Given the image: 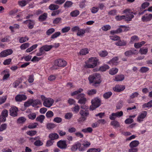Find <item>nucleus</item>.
<instances>
[{
    "label": "nucleus",
    "instance_id": "nucleus-1",
    "mask_svg": "<svg viewBox=\"0 0 152 152\" xmlns=\"http://www.w3.org/2000/svg\"><path fill=\"white\" fill-rule=\"evenodd\" d=\"M88 79L89 83H93V86L96 87L98 86L102 82L100 75L97 73L90 75Z\"/></svg>",
    "mask_w": 152,
    "mask_h": 152
},
{
    "label": "nucleus",
    "instance_id": "nucleus-2",
    "mask_svg": "<svg viewBox=\"0 0 152 152\" xmlns=\"http://www.w3.org/2000/svg\"><path fill=\"white\" fill-rule=\"evenodd\" d=\"M41 98L43 102V105L47 107H50L53 104L54 100L50 98H46L43 95L41 96Z\"/></svg>",
    "mask_w": 152,
    "mask_h": 152
},
{
    "label": "nucleus",
    "instance_id": "nucleus-3",
    "mask_svg": "<svg viewBox=\"0 0 152 152\" xmlns=\"http://www.w3.org/2000/svg\"><path fill=\"white\" fill-rule=\"evenodd\" d=\"M91 103L92 105L90 106L89 109L93 110L101 105V100L98 97H96L92 100Z\"/></svg>",
    "mask_w": 152,
    "mask_h": 152
},
{
    "label": "nucleus",
    "instance_id": "nucleus-4",
    "mask_svg": "<svg viewBox=\"0 0 152 152\" xmlns=\"http://www.w3.org/2000/svg\"><path fill=\"white\" fill-rule=\"evenodd\" d=\"M79 114L81 117L78 120L79 122H83L86 121L87 117L89 115V112L88 110H80Z\"/></svg>",
    "mask_w": 152,
    "mask_h": 152
},
{
    "label": "nucleus",
    "instance_id": "nucleus-5",
    "mask_svg": "<svg viewBox=\"0 0 152 152\" xmlns=\"http://www.w3.org/2000/svg\"><path fill=\"white\" fill-rule=\"evenodd\" d=\"M71 150L72 151H76L77 150L79 151H84L86 150L83 145L80 142H77L71 146Z\"/></svg>",
    "mask_w": 152,
    "mask_h": 152
},
{
    "label": "nucleus",
    "instance_id": "nucleus-6",
    "mask_svg": "<svg viewBox=\"0 0 152 152\" xmlns=\"http://www.w3.org/2000/svg\"><path fill=\"white\" fill-rule=\"evenodd\" d=\"M89 62H92V64H86L85 67L88 68H93L96 66L98 62V60L96 58L91 57L88 60Z\"/></svg>",
    "mask_w": 152,
    "mask_h": 152
},
{
    "label": "nucleus",
    "instance_id": "nucleus-7",
    "mask_svg": "<svg viewBox=\"0 0 152 152\" xmlns=\"http://www.w3.org/2000/svg\"><path fill=\"white\" fill-rule=\"evenodd\" d=\"M55 65L59 67H64L67 64L66 62L61 59L56 60L55 61Z\"/></svg>",
    "mask_w": 152,
    "mask_h": 152
},
{
    "label": "nucleus",
    "instance_id": "nucleus-8",
    "mask_svg": "<svg viewBox=\"0 0 152 152\" xmlns=\"http://www.w3.org/2000/svg\"><path fill=\"white\" fill-rule=\"evenodd\" d=\"M57 146L60 149H65L67 147V145L65 140H60L57 143Z\"/></svg>",
    "mask_w": 152,
    "mask_h": 152
},
{
    "label": "nucleus",
    "instance_id": "nucleus-9",
    "mask_svg": "<svg viewBox=\"0 0 152 152\" xmlns=\"http://www.w3.org/2000/svg\"><path fill=\"white\" fill-rule=\"evenodd\" d=\"M10 111V115L14 117L17 115L18 109L15 107H13L10 108L9 110Z\"/></svg>",
    "mask_w": 152,
    "mask_h": 152
},
{
    "label": "nucleus",
    "instance_id": "nucleus-10",
    "mask_svg": "<svg viewBox=\"0 0 152 152\" xmlns=\"http://www.w3.org/2000/svg\"><path fill=\"white\" fill-rule=\"evenodd\" d=\"M125 89V86L121 85H117L113 88L114 91L120 92L123 91Z\"/></svg>",
    "mask_w": 152,
    "mask_h": 152
},
{
    "label": "nucleus",
    "instance_id": "nucleus-11",
    "mask_svg": "<svg viewBox=\"0 0 152 152\" xmlns=\"http://www.w3.org/2000/svg\"><path fill=\"white\" fill-rule=\"evenodd\" d=\"M26 96L23 94H18L15 97V99L17 102H21L22 100H25L27 99Z\"/></svg>",
    "mask_w": 152,
    "mask_h": 152
},
{
    "label": "nucleus",
    "instance_id": "nucleus-12",
    "mask_svg": "<svg viewBox=\"0 0 152 152\" xmlns=\"http://www.w3.org/2000/svg\"><path fill=\"white\" fill-rule=\"evenodd\" d=\"M137 54V50L134 49L126 51L124 53L125 55L127 56H129L132 55Z\"/></svg>",
    "mask_w": 152,
    "mask_h": 152
},
{
    "label": "nucleus",
    "instance_id": "nucleus-13",
    "mask_svg": "<svg viewBox=\"0 0 152 152\" xmlns=\"http://www.w3.org/2000/svg\"><path fill=\"white\" fill-rule=\"evenodd\" d=\"M152 19V14H150L149 15L146 14L142 18V20L143 22L148 21Z\"/></svg>",
    "mask_w": 152,
    "mask_h": 152
},
{
    "label": "nucleus",
    "instance_id": "nucleus-14",
    "mask_svg": "<svg viewBox=\"0 0 152 152\" xmlns=\"http://www.w3.org/2000/svg\"><path fill=\"white\" fill-rule=\"evenodd\" d=\"M147 112L146 111H144L142 112L138 116L137 121L139 122L142 121V119L144 118L146 116Z\"/></svg>",
    "mask_w": 152,
    "mask_h": 152
},
{
    "label": "nucleus",
    "instance_id": "nucleus-15",
    "mask_svg": "<svg viewBox=\"0 0 152 152\" xmlns=\"http://www.w3.org/2000/svg\"><path fill=\"white\" fill-rule=\"evenodd\" d=\"M134 17L132 12H129L125 16V21H130Z\"/></svg>",
    "mask_w": 152,
    "mask_h": 152
},
{
    "label": "nucleus",
    "instance_id": "nucleus-16",
    "mask_svg": "<svg viewBox=\"0 0 152 152\" xmlns=\"http://www.w3.org/2000/svg\"><path fill=\"white\" fill-rule=\"evenodd\" d=\"M53 47V46L52 45H45L43 46L41 48H40L43 51H49Z\"/></svg>",
    "mask_w": 152,
    "mask_h": 152
},
{
    "label": "nucleus",
    "instance_id": "nucleus-17",
    "mask_svg": "<svg viewBox=\"0 0 152 152\" xmlns=\"http://www.w3.org/2000/svg\"><path fill=\"white\" fill-rule=\"evenodd\" d=\"M49 137L50 140L53 141L58 139L59 136L56 133H54L50 134L49 135Z\"/></svg>",
    "mask_w": 152,
    "mask_h": 152
},
{
    "label": "nucleus",
    "instance_id": "nucleus-18",
    "mask_svg": "<svg viewBox=\"0 0 152 152\" xmlns=\"http://www.w3.org/2000/svg\"><path fill=\"white\" fill-rule=\"evenodd\" d=\"M48 17V14L46 13H44L43 14L40 15L38 18L39 21H42L45 20Z\"/></svg>",
    "mask_w": 152,
    "mask_h": 152
},
{
    "label": "nucleus",
    "instance_id": "nucleus-19",
    "mask_svg": "<svg viewBox=\"0 0 152 152\" xmlns=\"http://www.w3.org/2000/svg\"><path fill=\"white\" fill-rule=\"evenodd\" d=\"M119 41L116 42L115 44L118 46H125L126 44V42L124 40H119Z\"/></svg>",
    "mask_w": 152,
    "mask_h": 152
},
{
    "label": "nucleus",
    "instance_id": "nucleus-20",
    "mask_svg": "<svg viewBox=\"0 0 152 152\" xmlns=\"http://www.w3.org/2000/svg\"><path fill=\"white\" fill-rule=\"evenodd\" d=\"M139 143L137 140H134L132 141L129 144V146L131 148H133L137 146Z\"/></svg>",
    "mask_w": 152,
    "mask_h": 152
},
{
    "label": "nucleus",
    "instance_id": "nucleus-21",
    "mask_svg": "<svg viewBox=\"0 0 152 152\" xmlns=\"http://www.w3.org/2000/svg\"><path fill=\"white\" fill-rule=\"evenodd\" d=\"M31 101L32 105L34 107H35L37 105L41 104H42L41 101L37 99L35 100L31 99Z\"/></svg>",
    "mask_w": 152,
    "mask_h": 152
},
{
    "label": "nucleus",
    "instance_id": "nucleus-22",
    "mask_svg": "<svg viewBox=\"0 0 152 152\" xmlns=\"http://www.w3.org/2000/svg\"><path fill=\"white\" fill-rule=\"evenodd\" d=\"M56 125L53 123H48L46 124V127L49 130L52 129L56 127Z\"/></svg>",
    "mask_w": 152,
    "mask_h": 152
},
{
    "label": "nucleus",
    "instance_id": "nucleus-23",
    "mask_svg": "<svg viewBox=\"0 0 152 152\" xmlns=\"http://www.w3.org/2000/svg\"><path fill=\"white\" fill-rule=\"evenodd\" d=\"M124 79V75H121L116 76L115 78V80L117 81H120L123 80Z\"/></svg>",
    "mask_w": 152,
    "mask_h": 152
},
{
    "label": "nucleus",
    "instance_id": "nucleus-24",
    "mask_svg": "<svg viewBox=\"0 0 152 152\" xmlns=\"http://www.w3.org/2000/svg\"><path fill=\"white\" fill-rule=\"evenodd\" d=\"M28 23V28L31 29L34 28V26L35 24V21L34 20H31L29 19Z\"/></svg>",
    "mask_w": 152,
    "mask_h": 152
},
{
    "label": "nucleus",
    "instance_id": "nucleus-25",
    "mask_svg": "<svg viewBox=\"0 0 152 152\" xmlns=\"http://www.w3.org/2000/svg\"><path fill=\"white\" fill-rule=\"evenodd\" d=\"M1 115L2 116V117H3V119L4 120H6V118L8 116V111L7 110H3L1 113Z\"/></svg>",
    "mask_w": 152,
    "mask_h": 152
},
{
    "label": "nucleus",
    "instance_id": "nucleus-26",
    "mask_svg": "<svg viewBox=\"0 0 152 152\" xmlns=\"http://www.w3.org/2000/svg\"><path fill=\"white\" fill-rule=\"evenodd\" d=\"M59 8L58 5L55 4H51L49 7V8L51 10H57Z\"/></svg>",
    "mask_w": 152,
    "mask_h": 152
},
{
    "label": "nucleus",
    "instance_id": "nucleus-27",
    "mask_svg": "<svg viewBox=\"0 0 152 152\" xmlns=\"http://www.w3.org/2000/svg\"><path fill=\"white\" fill-rule=\"evenodd\" d=\"M109 66L105 64L100 67L99 70L102 72L106 71L107 69H109Z\"/></svg>",
    "mask_w": 152,
    "mask_h": 152
},
{
    "label": "nucleus",
    "instance_id": "nucleus-28",
    "mask_svg": "<svg viewBox=\"0 0 152 152\" xmlns=\"http://www.w3.org/2000/svg\"><path fill=\"white\" fill-rule=\"evenodd\" d=\"M152 107V100L142 105V107L143 108L151 107Z\"/></svg>",
    "mask_w": 152,
    "mask_h": 152
},
{
    "label": "nucleus",
    "instance_id": "nucleus-29",
    "mask_svg": "<svg viewBox=\"0 0 152 152\" xmlns=\"http://www.w3.org/2000/svg\"><path fill=\"white\" fill-rule=\"evenodd\" d=\"M112 93L110 91H108L105 93L103 95V97L105 99H108L112 95Z\"/></svg>",
    "mask_w": 152,
    "mask_h": 152
},
{
    "label": "nucleus",
    "instance_id": "nucleus-30",
    "mask_svg": "<svg viewBox=\"0 0 152 152\" xmlns=\"http://www.w3.org/2000/svg\"><path fill=\"white\" fill-rule=\"evenodd\" d=\"M148 51V49L147 48H140L139 50V52L141 54H146Z\"/></svg>",
    "mask_w": 152,
    "mask_h": 152
},
{
    "label": "nucleus",
    "instance_id": "nucleus-31",
    "mask_svg": "<svg viewBox=\"0 0 152 152\" xmlns=\"http://www.w3.org/2000/svg\"><path fill=\"white\" fill-rule=\"evenodd\" d=\"M38 125V124L37 123H30L28 126V127L29 129H34L36 128Z\"/></svg>",
    "mask_w": 152,
    "mask_h": 152
},
{
    "label": "nucleus",
    "instance_id": "nucleus-32",
    "mask_svg": "<svg viewBox=\"0 0 152 152\" xmlns=\"http://www.w3.org/2000/svg\"><path fill=\"white\" fill-rule=\"evenodd\" d=\"M145 43V42L142 41L140 42L135 43L134 44V47L137 48H139L141 47Z\"/></svg>",
    "mask_w": 152,
    "mask_h": 152
},
{
    "label": "nucleus",
    "instance_id": "nucleus-33",
    "mask_svg": "<svg viewBox=\"0 0 152 152\" xmlns=\"http://www.w3.org/2000/svg\"><path fill=\"white\" fill-rule=\"evenodd\" d=\"M99 55L101 57H104L108 55V52L106 50H102L99 53Z\"/></svg>",
    "mask_w": 152,
    "mask_h": 152
},
{
    "label": "nucleus",
    "instance_id": "nucleus-34",
    "mask_svg": "<svg viewBox=\"0 0 152 152\" xmlns=\"http://www.w3.org/2000/svg\"><path fill=\"white\" fill-rule=\"evenodd\" d=\"M96 90L95 89H92L87 91V93L89 96H91L95 94L96 93Z\"/></svg>",
    "mask_w": 152,
    "mask_h": 152
},
{
    "label": "nucleus",
    "instance_id": "nucleus-35",
    "mask_svg": "<svg viewBox=\"0 0 152 152\" xmlns=\"http://www.w3.org/2000/svg\"><path fill=\"white\" fill-rule=\"evenodd\" d=\"M118 69L116 68H113L111 69L109 71V73L111 75L116 74L118 72Z\"/></svg>",
    "mask_w": 152,
    "mask_h": 152
},
{
    "label": "nucleus",
    "instance_id": "nucleus-36",
    "mask_svg": "<svg viewBox=\"0 0 152 152\" xmlns=\"http://www.w3.org/2000/svg\"><path fill=\"white\" fill-rule=\"evenodd\" d=\"M86 33V30L84 29H79L77 34L79 36H81Z\"/></svg>",
    "mask_w": 152,
    "mask_h": 152
},
{
    "label": "nucleus",
    "instance_id": "nucleus-37",
    "mask_svg": "<svg viewBox=\"0 0 152 152\" xmlns=\"http://www.w3.org/2000/svg\"><path fill=\"white\" fill-rule=\"evenodd\" d=\"M38 46L37 44H35L33 45L30 48H28L26 50V52L27 53L30 52L34 49H35Z\"/></svg>",
    "mask_w": 152,
    "mask_h": 152
},
{
    "label": "nucleus",
    "instance_id": "nucleus-38",
    "mask_svg": "<svg viewBox=\"0 0 152 152\" xmlns=\"http://www.w3.org/2000/svg\"><path fill=\"white\" fill-rule=\"evenodd\" d=\"M73 3L71 1H67L65 2L64 5V7L65 8H68L71 7Z\"/></svg>",
    "mask_w": 152,
    "mask_h": 152
},
{
    "label": "nucleus",
    "instance_id": "nucleus-39",
    "mask_svg": "<svg viewBox=\"0 0 152 152\" xmlns=\"http://www.w3.org/2000/svg\"><path fill=\"white\" fill-rule=\"evenodd\" d=\"M45 118V116L44 115H40L37 118L36 120L37 121L40 122L41 123H42Z\"/></svg>",
    "mask_w": 152,
    "mask_h": 152
},
{
    "label": "nucleus",
    "instance_id": "nucleus-40",
    "mask_svg": "<svg viewBox=\"0 0 152 152\" xmlns=\"http://www.w3.org/2000/svg\"><path fill=\"white\" fill-rule=\"evenodd\" d=\"M149 70V68L143 66L141 68L140 71L142 73H145L148 71Z\"/></svg>",
    "mask_w": 152,
    "mask_h": 152
},
{
    "label": "nucleus",
    "instance_id": "nucleus-41",
    "mask_svg": "<svg viewBox=\"0 0 152 152\" xmlns=\"http://www.w3.org/2000/svg\"><path fill=\"white\" fill-rule=\"evenodd\" d=\"M110 124L115 127H118L120 126V125L118 122V121L114 120L111 122Z\"/></svg>",
    "mask_w": 152,
    "mask_h": 152
},
{
    "label": "nucleus",
    "instance_id": "nucleus-42",
    "mask_svg": "<svg viewBox=\"0 0 152 152\" xmlns=\"http://www.w3.org/2000/svg\"><path fill=\"white\" fill-rule=\"evenodd\" d=\"M93 129L91 127H88L87 128L82 129L81 130L82 132L85 133H86L88 132L91 133L92 132Z\"/></svg>",
    "mask_w": 152,
    "mask_h": 152
},
{
    "label": "nucleus",
    "instance_id": "nucleus-43",
    "mask_svg": "<svg viewBox=\"0 0 152 152\" xmlns=\"http://www.w3.org/2000/svg\"><path fill=\"white\" fill-rule=\"evenodd\" d=\"M7 72V74H5L3 77V80H7L8 78L10 76V74L9 73V72L7 71H6L5 70H4L3 73H5L6 72Z\"/></svg>",
    "mask_w": 152,
    "mask_h": 152
},
{
    "label": "nucleus",
    "instance_id": "nucleus-44",
    "mask_svg": "<svg viewBox=\"0 0 152 152\" xmlns=\"http://www.w3.org/2000/svg\"><path fill=\"white\" fill-rule=\"evenodd\" d=\"M79 14V12L78 10H76L70 13L71 16L72 17H76Z\"/></svg>",
    "mask_w": 152,
    "mask_h": 152
},
{
    "label": "nucleus",
    "instance_id": "nucleus-45",
    "mask_svg": "<svg viewBox=\"0 0 152 152\" xmlns=\"http://www.w3.org/2000/svg\"><path fill=\"white\" fill-rule=\"evenodd\" d=\"M27 134L30 136H33L35 135L37 133V131L35 130H31L27 131Z\"/></svg>",
    "mask_w": 152,
    "mask_h": 152
},
{
    "label": "nucleus",
    "instance_id": "nucleus-46",
    "mask_svg": "<svg viewBox=\"0 0 152 152\" xmlns=\"http://www.w3.org/2000/svg\"><path fill=\"white\" fill-rule=\"evenodd\" d=\"M54 114L53 112L49 110L48 111L46 114V116L48 118H50L53 116Z\"/></svg>",
    "mask_w": 152,
    "mask_h": 152
},
{
    "label": "nucleus",
    "instance_id": "nucleus-47",
    "mask_svg": "<svg viewBox=\"0 0 152 152\" xmlns=\"http://www.w3.org/2000/svg\"><path fill=\"white\" fill-rule=\"evenodd\" d=\"M35 145L37 146H42L43 144L42 142H41L40 140H37L34 143Z\"/></svg>",
    "mask_w": 152,
    "mask_h": 152
},
{
    "label": "nucleus",
    "instance_id": "nucleus-48",
    "mask_svg": "<svg viewBox=\"0 0 152 152\" xmlns=\"http://www.w3.org/2000/svg\"><path fill=\"white\" fill-rule=\"evenodd\" d=\"M88 53V49L87 48L82 49L80 52V55H85Z\"/></svg>",
    "mask_w": 152,
    "mask_h": 152
},
{
    "label": "nucleus",
    "instance_id": "nucleus-49",
    "mask_svg": "<svg viewBox=\"0 0 152 152\" xmlns=\"http://www.w3.org/2000/svg\"><path fill=\"white\" fill-rule=\"evenodd\" d=\"M101 28L103 30L107 31L110 29L111 26L109 25H107L102 26Z\"/></svg>",
    "mask_w": 152,
    "mask_h": 152
},
{
    "label": "nucleus",
    "instance_id": "nucleus-50",
    "mask_svg": "<svg viewBox=\"0 0 152 152\" xmlns=\"http://www.w3.org/2000/svg\"><path fill=\"white\" fill-rule=\"evenodd\" d=\"M101 150L100 148H91L89 149L87 152H100Z\"/></svg>",
    "mask_w": 152,
    "mask_h": 152
},
{
    "label": "nucleus",
    "instance_id": "nucleus-51",
    "mask_svg": "<svg viewBox=\"0 0 152 152\" xmlns=\"http://www.w3.org/2000/svg\"><path fill=\"white\" fill-rule=\"evenodd\" d=\"M83 89L82 88H80L78 89V90L77 91H76L74 92H73L71 94V95L72 96H73L75 95H76L77 94H79V93H80L81 92L83 91Z\"/></svg>",
    "mask_w": 152,
    "mask_h": 152
},
{
    "label": "nucleus",
    "instance_id": "nucleus-52",
    "mask_svg": "<svg viewBox=\"0 0 152 152\" xmlns=\"http://www.w3.org/2000/svg\"><path fill=\"white\" fill-rule=\"evenodd\" d=\"M29 45L28 43H26L22 44L20 46V48L21 49L25 50L28 48Z\"/></svg>",
    "mask_w": 152,
    "mask_h": 152
},
{
    "label": "nucleus",
    "instance_id": "nucleus-53",
    "mask_svg": "<svg viewBox=\"0 0 152 152\" xmlns=\"http://www.w3.org/2000/svg\"><path fill=\"white\" fill-rule=\"evenodd\" d=\"M115 117H118L117 113H113L111 115H110L109 118L112 120H114L115 119Z\"/></svg>",
    "mask_w": 152,
    "mask_h": 152
},
{
    "label": "nucleus",
    "instance_id": "nucleus-54",
    "mask_svg": "<svg viewBox=\"0 0 152 152\" xmlns=\"http://www.w3.org/2000/svg\"><path fill=\"white\" fill-rule=\"evenodd\" d=\"M28 39L29 38L28 37H22L19 39V42L20 43H23L28 41Z\"/></svg>",
    "mask_w": 152,
    "mask_h": 152
},
{
    "label": "nucleus",
    "instance_id": "nucleus-55",
    "mask_svg": "<svg viewBox=\"0 0 152 152\" xmlns=\"http://www.w3.org/2000/svg\"><path fill=\"white\" fill-rule=\"evenodd\" d=\"M90 144V143L87 141H85L84 142L82 143V145H83L86 150L87 148L89 146Z\"/></svg>",
    "mask_w": 152,
    "mask_h": 152
},
{
    "label": "nucleus",
    "instance_id": "nucleus-56",
    "mask_svg": "<svg viewBox=\"0 0 152 152\" xmlns=\"http://www.w3.org/2000/svg\"><path fill=\"white\" fill-rule=\"evenodd\" d=\"M86 98L84 97L82 99L79 100L78 103L83 104H85L86 102Z\"/></svg>",
    "mask_w": 152,
    "mask_h": 152
},
{
    "label": "nucleus",
    "instance_id": "nucleus-57",
    "mask_svg": "<svg viewBox=\"0 0 152 152\" xmlns=\"http://www.w3.org/2000/svg\"><path fill=\"white\" fill-rule=\"evenodd\" d=\"M26 119L23 117H21L19 118L18 120V122L19 123H22L25 122L26 121Z\"/></svg>",
    "mask_w": 152,
    "mask_h": 152
},
{
    "label": "nucleus",
    "instance_id": "nucleus-58",
    "mask_svg": "<svg viewBox=\"0 0 152 152\" xmlns=\"http://www.w3.org/2000/svg\"><path fill=\"white\" fill-rule=\"evenodd\" d=\"M110 39L113 40L117 41L119 40L120 39V38L118 36L114 35L112 36H110Z\"/></svg>",
    "mask_w": 152,
    "mask_h": 152
},
{
    "label": "nucleus",
    "instance_id": "nucleus-59",
    "mask_svg": "<svg viewBox=\"0 0 152 152\" xmlns=\"http://www.w3.org/2000/svg\"><path fill=\"white\" fill-rule=\"evenodd\" d=\"M80 110V107L78 105H77L73 107V110H72L73 112L75 113H78Z\"/></svg>",
    "mask_w": 152,
    "mask_h": 152
},
{
    "label": "nucleus",
    "instance_id": "nucleus-60",
    "mask_svg": "<svg viewBox=\"0 0 152 152\" xmlns=\"http://www.w3.org/2000/svg\"><path fill=\"white\" fill-rule=\"evenodd\" d=\"M62 121V118L60 117H56L53 120V121L57 123H60Z\"/></svg>",
    "mask_w": 152,
    "mask_h": 152
},
{
    "label": "nucleus",
    "instance_id": "nucleus-61",
    "mask_svg": "<svg viewBox=\"0 0 152 152\" xmlns=\"http://www.w3.org/2000/svg\"><path fill=\"white\" fill-rule=\"evenodd\" d=\"M54 142V141L50 139V140H48L47 141L46 145L47 147H50L53 145Z\"/></svg>",
    "mask_w": 152,
    "mask_h": 152
},
{
    "label": "nucleus",
    "instance_id": "nucleus-62",
    "mask_svg": "<svg viewBox=\"0 0 152 152\" xmlns=\"http://www.w3.org/2000/svg\"><path fill=\"white\" fill-rule=\"evenodd\" d=\"M7 128V124H1L0 127V132H2L5 130Z\"/></svg>",
    "mask_w": 152,
    "mask_h": 152
},
{
    "label": "nucleus",
    "instance_id": "nucleus-63",
    "mask_svg": "<svg viewBox=\"0 0 152 152\" xmlns=\"http://www.w3.org/2000/svg\"><path fill=\"white\" fill-rule=\"evenodd\" d=\"M55 31V29L53 28L49 29L46 31V34L48 35H50L54 32Z\"/></svg>",
    "mask_w": 152,
    "mask_h": 152
},
{
    "label": "nucleus",
    "instance_id": "nucleus-64",
    "mask_svg": "<svg viewBox=\"0 0 152 152\" xmlns=\"http://www.w3.org/2000/svg\"><path fill=\"white\" fill-rule=\"evenodd\" d=\"M118 58L117 57H115L113 58L110 61H109V63L110 64H114L116 62V61H118Z\"/></svg>",
    "mask_w": 152,
    "mask_h": 152
}]
</instances>
